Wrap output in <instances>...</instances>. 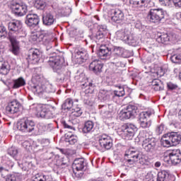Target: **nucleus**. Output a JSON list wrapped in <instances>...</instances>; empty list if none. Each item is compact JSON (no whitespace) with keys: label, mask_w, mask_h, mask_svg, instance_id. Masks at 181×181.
Listing matches in <instances>:
<instances>
[{"label":"nucleus","mask_w":181,"mask_h":181,"mask_svg":"<svg viewBox=\"0 0 181 181\" xmlns=\"http://www.w3.org/2000/svg\"><path fill=\"white\" fill-rule=\"evenodd\" d=\"M30 88L35 95L47 100H49V94H54L56 93V86L49 83H46L45 84L32 83L30 86Z\"/></svg>","instance_id":"nucleus-1"},{"label":"nucleus","mask_w":181,"mask_h":181,"mask_svg":"<svg viewBox=\"0 0 181 181\" xmlns=\"http://www.w3.org/2000/svg\"><path fill=\"white\" fill-rule=\"evenodd\" d=\"M30 110L35 115H40L41 118L50 119L54 117V110L56 108L50 105L34 103L30 106Z\"/></svg>","instance_id":"nucleus-2"},{"label":"nucleus","mask_w":181,"mask_h":181,"mask_svg":"<svg viewBox=\"0 0 181 181\" xmlns=\"http://www.w3.org/2000/svg\"><path fill=\"white\" fill-rule=\"evenodd\" d=\"M86 168H87V161H86L84 158H76L74 160L72 164V176L75 180H80V179H83Z\"/></svg>","instance_id":"nucleus-3"},{"label":"nucleus","mask_w":181,"mask_h":181,"mask_svg":"<svg viewBox=\"0 0 181 181\" xmlns=\"http://www.w3.org/2000/svg\"><path fill=\"white\" fill-rule=\"evenodd\" d=\"M117 39L122 40L129 46H134V47L139 45V40L134 35L131 33V31L127 28L120 30L116 33Z\"/></svg>","instance_id":"nucleus-4"},{"label":"nucleus","mask_w":181,"mask_h":181,"mask_svg":"<svg viewBox=\"0 0 181 181\" xmlns=\"http://www.w3.org/2000/svg\"><path fill=\"white\" fill-rule=\"evenodd\" d=\"M136 131H138V128L136 126H135V124L126 123L118 129L117 134L119 136H121V138H122V139L129 141L134 138Z\"/></svg>","instance_id":"nucleus-5"},{"label":"nucleus","mask_w":181,"mask_h":181,"mask_svg":"<svg viewBox=\"0 0 181 181\" xmlns=\"http://www.w3.org/2000/svg\"><path fill=\"white\" fill-rule=\"evenodd\" d=\"M17 129L21 132H33L35 129V122L24 117L17 122Z\"/></svg>","instance_id":"nucleus-6"},{"label":"nucleus","mask_w":181,"mask_h":181,"mask_svg":"<svg viewBox=\"0 0 181 181\" xmlns=\"http://www.w3.org/2000/svg\"><path fill=\"white\" fill-rule=\"evenodd\" d=\"M166 12L163 8H151L147 14V19L152 23H160L165 19Z\"/></svg>","instance_id":"nucleus-7"},{"label":"nucleus","mask_w":181,"mask_h":181,"mask_svg":"<svg viewBox=\"0 0 181 181\" xmlns=\"http://www.w3.org/2000/svg\"><path fill=\"white\" fill-rule=\"evenodd\" d=\"M156 42L161 45H175L177 43V35L175 33H158L156 37Z\"/></svg>","instance_id":"nucleus-8"},{"label":"nucleus","mask_w":181,"mask_h":181,"mask_svg":"<svg viewBox=\"0 0 181 181\" xmlns=\"http://www.w3.org/2000/svg\"><path fill=\"white\" fill-rule=\"evenodd\" d=\"M63 63H64V59L59 56L49 57L48 61V64L52 68L53 71L58 74H62L64 69Z\"/></svg>","instance_id":"nucleus-9"},{"label":"nucleus","mask_w":181,"mask_h":181,"mask_svg":"<svg viewBox=\"0 0 181 181\" xmlns=\"http://www.w3.org/2000/svg\"><path fill=\"white\" fill-rule=\"evenodd\" d=\"M138 114V107L135 105H129L119 113V118L122 121L134 118Z\"/></svg>","instance_id":"nucleus-10"},{"label":"nucleus","mask_w":181,"mask_h":181,"mask_svg":"<svg viewBox=\"0 0 181 181\" xmlns=\"http://www.w3.org/2000/svg\"><path fill=\"white\" fill-rule=\"evenodd\" d=\"M8 38H9V34L11 33L13 36H16L18 38V35L22 32V21L19 20H13L8 24Z\"/></svg>","instance_id":"nucleus-11"},{"label":"nucleus","mask_w":181,"mask_h":181,"mask_svg":"<svg viewBox=\"0 0 181 181\" xmlns=\"http://www.w3.org/2000/svg\"><path fill=\"white\" fill-rule=\"evenodd\" d=\"M42 56H43V52H42V51L39 49L32 48L29 50L27 60L28 63L36 64V63H39V60L42 59Z\"/></svg>","instance_id":"nucleus-12"},{"label":"nucleus","mask_w":181,"mask_h":181,"mask_svg":"<svg viewBox=\"0 0 181 181\" xmlns=\"http://www.w3.org/2000/svg\"><path fill=\"white\" fill-rule=\"evenodd\" d=\"M125 156H127L129 159L127 160L128 163H134V162H136L138 159L140 160V163H145V159H144V157H142V154L139 153L138 151H134L132 149H129L126 151Z\"/></svg>","instance_id":"nucleus-13"},{"label":"nucleus","mask_w":181,"mask_h":181,"mask_svg":"<svg viewBox=\"0 0 181 181\" xmlns=\"http://www.w3.org/2000/svg\"><path fill=\"white\" fill-rule=\"evenodd\" d=\"M11 11L16 16H25L28 13V5L25 3H15L11 5Z\"/></svg>","instance_id":"nucleus-14"},{"label":"nucleus","mask_w":181,"mask_h":181,"mask_svg":"<svg viewBox=\"0 0 181 181\" xmlns=\"http://www.w3.org/2000/svg\"><path fill=\"white\" fill-rule=\"evenodd\" d=\"M98 142L102 149H107L108 151L112 148V139L105 134L99 136Z\"/></svg>","instance_id":"nucleus-15"},{"label":"nucleus","mask_w":181,"mask_h":181,"mask_svg":"<svg viewBox=\"0 0 181 181\" xmlns=\"http://www.w3.org/2000/svg\"><path fill=\"white\" fill-rule=\"evenodd\" d=\"M21 108V103L17 100H14L7 104L6 106V112L8 115H12L13 114H17L19 112V110Z\"/></svg>","instance_id":"nucleus-16"},{"label":"nucleus","mask_w":181,"mask_h":181,"mask_svg":"<svg viewBox=\"0 0 181 181\" xmlns=\"http://www.w3.org/2000/svg\"><path fill=\"white\" fill-rule=\"evenodd\" d=\"M40 22V20L37 14L28 13L25 16V25H27V26H28L29 28H35V26H37Z\"/></svg>","instance_id":"nucleus-17"},{"label":"nucleus","mask_w":181,"mask_h":181,"mask_svg":"<svg viewBox=\"0 0 181 181\" xmlns=\"http://www.w3.org/2000/svg\"><path fill=\"white\" fill-rule=\"evenodd\" d=\"M72 55L74 56L78 60H81L82 63H84V62L88 59L87 50L82 47L76 48L72 53Z\"/></svg>","instance_id":"nucleus-18"},{"label":"nucleus","mask_w":181,"mask_h":181,"mask_svg":"<svg viewBox=\"0 0 181 181\" xmlns=\"http://www.w3.org/2000/svg\"><path fill=\"white\" fill-rule=\"evenodd\" d=\"M8 39L11 43V47L10 49V51L15 56H18L21 52V48L19 47V43H18V41H16V35H12L11 33L8 35Z\"/></svg>","instance_id":"nucleus-19"},{"label":"nucleus","mask_w":181,"mask_h":181,"mask_svg":"<svg viewBox=\"0 0 181 181\" xmlns=\"http://www.w3.org/2000/svg\"><path fill=\"white\" fill-rule=\"evenodd\" d=\"M169 159L172 165H179L181 162V153L180 150H172L169 153Z\"/></svg>","instance_id":"nucleus-20"},{"label":"nucleus","mask_w":181,"mask_h":181,"mask_svg":"<svg viewBox=\"0 0 181 181\" xmlns=\"http://www.w3.org/2000/svg\"><path fill=\"white\" fill-rule=\"evenodd\" d=\"M98 56L101 60L110 59V57L111 56V48H109L108 45H100Z\"/></svg>","instance_id":"nucleus-21"},{"label":"nucleus","mask_w":181,"mask_h":181,"mask_svg":"<svg viewBox=\"0 0 181 181\" xmlns=\"http://www.w3.org/2000/svg\"><path fill=\"white\" fill-rule=\"evenodd\" d=\"M42 23L45 26H52L56 23V16L52 13H46L42 16Z\"/></svg>","instance_id":"nucleus-22"},{"label":"nucleus","mask_w":181,"mask_h":181,"mask_svg":"<svg viewBox=\"0 0 181 181\" xmlns=\"http://www.w3.org/2000/svg\"><path fill=\"white\" fill-rule=\"evenodd\" d=\"M111 12L112 14V22H115V23H120L121 21L124 20V13L119 8L112 9Z\"/></svg>","instance_id":"nucleus-23"},{"label":"nucleus","mask_w":181,"mask_h":181,"mask_svg":"<svg viewBox=\"0 0 181 181\" xmlns=\"http://www.w3.org/2000/svg\"><path fill=\"white\" fill-rule=\"evenodd\" d=\"M114 53H115V57H124V58H128L129 57V52L127 49H125L122 47H114Z\"/></svg>","instance_id":"nucleus-24"},{"label":"nucleus","mask_w":181,"mask_h":181,"mask_svg":"<svg viewBox=\"0 0 181 181\" xmlns=\"http://www.w3.org/2000/svg\"><path fill=\"white\" fill-rule=\"evenodd\" d=\"M81 86L82 89L85 88L84 93L86 96L89 94H93L94 93V84L91 82H88L87 79H85V83L81 81Z\"/></svg>","instance_id":"nucleus-25"},{"label":"nucleus","mask_w":181,"mask_h":181,"mask_svg":"<svg viewBox=\"0 0 181 181\" xmlns=\"http://www.w3.org/2000/svg\"><path fill=\"white\" fill-rule=\"evenodd\" d=\"M89 70L95 74H100L103 71V64L100 62L94 60L89 65Z\"/></svg>","instance_id":"nucleus-26"},{"label":"nucleus","mask_w":181,"mask_h":181,"mask_svg":"<svg viewBox=\"0 0 181 181\" xmlns=\"http://www.w3.org/2000/svg\"><path fill=\"white\" fill-rule=\"evenodd\" d=\"M138 138H139V141L140 142H142V144L146 142V141L148 142L152 139H155V138L152 136V133L150 131H146V130L141 131L139 133Z\"/></svg>","instance_id":"nucleus-27"},{"label":"nucleus","mask_w":181,"mask_h":181,"mask_svg":"<svg viewBox=\"0 0 181 181\" xmlns=\"http://www.w3.org/2000/svg\"><path fill=\"white\" fill-rule=\"evenodd\" d=\"M141 146L146 152H152L155 151V148H156V141L155 139H151L149 141L146 140L142 143Z\"/></svg>","instance_id":"nucleus-28"},{"label":"nucleus","mask_w":181,"mask_h":181,"mask_svg":"<svg viewBox=\"0 0 181 181\" xmlns=\"http://www.w3.org/2000/svg\"><path fill=\"white\" fill-rule=\"evenodd\" d=\"M11 71V65L8 62H5L4 58H0V74L6 76Z\"/></svg>","instance_id":"nucleus-29"},{"label":"nucleus","mask_w":181,"mask_h":181,"mask_svg":"<svg viewBox=\"0 0 181 181\" xmlns=\"http://www.w3.org/2000/svg\"><path fill=\"white\" fill-rule=\"evenodd\" d=\"M148 0H129L130 5L136 10L141 11L143 8H145Z\"/></svg>","instance_id":"nucleus-30"},{"label":"nucleus","mask_w":181,"mask_h":181,"mask_svg":"<svg viewBox=\"0 0 181 181\" xmlns=\"http://www.w3.org/2000/svg\"><path fill=\"white\" fill-rule=\"evenodd\" d=\"M110 107H112L111 105H109L108 106L105 105H99V110H100V114L103 118H112V111L108 110V108Z\"/></svg>","instance_id":"nucleus-31"},{"label":"nucleus","mask_w":181,"mask_h":181,"mask_svg":"<svg viewBox=\"0 0 181 181\" xmlns=\"http://www.w3.org/2000/svg\"><path fill=\"white\" fill-rule=\"evenodd\" d=\"M11 168H13V163L11 161L7 162V166L0 165V177L5 179L8 176Z\"/></svg>","instance_id":"nucleus-32"},{"label":"nucleus","mask_w":181,"mask_h":181,"mask_svg":"<svg viewBox=\"0 0 181 181\" xmlns=\"http://www.w3.org/2000/svg\"><path fill=\"white\" fill-rule=\"evenodd\" d=\"M18 165L20 168H23V170H28V169H32L33 164L30 160V158H23L22 163L18 161Z\"/></svg>","instance_id":"nucleus-33"},{"label":"nucleus","mask_w":181,"mask_h":181,"mask_svg":"<svg viewBox=\"0 0 181 181\" xmlns=\"http://www.w3.org/2000/svg\"><path fill=\"white\" fill-rule=\"evenodd\" d=\"M45 40H46L45 35L41 33H35L30 37V42L34 44L40 43V42H43Z\"/></svg>","instance_id":"nucleus-34"},{"label":"nucleus","mask_w":181,"mask_h":181,"mask_svg":"<svg viewBox=\"0 0 181 181\" xmlns=\"http://www.w3.org/2000/svg\"><path fill=\"white\" fill-rule=\"evenodd\" d=\"M167 136L170 137L173 146H176V145L180 144L181 136L179 134L175 132L168 133Z\"/></svg>","instance_id":"nucleus-35"},{"label":"nucleus","mask_w":181,"mask_h":181,"mask_svg":"<svg viewBox=\"0 0 181 181\" xmlns=\"http://www.w3.org/2000/svg\"><path fill=\"white\" fill-rule=\"evenodd\" d=\"M23 86H26V81L23 77H19L17 79L13 80V82L11 85V88L13 90H16V88H21V87H23Z\"/></svg>","instance_id":"nucleus-36"},{"label":"nucleus","mask_w":181,"mask_h":181,"mask_svg":"<svg viewBox=\"0 0 181 181\" xmlns=\"http://www.w3.org/2000/svg\"><path fill=\"white\" fill-rule=\"evenodd\" d=\"M157 181H173L172 176L168 171L163 170L158 173Z\"/></svg>","instance_id":"nucleus-37"},{"label":"nucleus","mask_w":181,"mask_h":181,"mask_svg":"<svg viewBox=\"0 0 181 181\" xmlns=\"http://www.w3.org/2000/svg\"><path fill=\"white\" fill-rule=\"evenodd\" d=\"M73 107H74V101L71 98H66L62 105V109L64 111H71Z\"/></svg>","instance_id":"nucleus-38"},{"label":"nucleus","mask_w":181,"mask_h":181,"mask_svg":"<svg viewBox=\"0 0 181 181\" xmlns=\"http://www.w3.org/2000/svg\"><path fill=\"white\" fill-rule=\"evenodd\" d=\"M151 86L154 91H162L164 88L162 81L158 78H155L151 81Z\"/></svg>","instance_id":"nucleus-39"},{"label":"nucleus","mask_w":181,"mask_h":181,"mask_svg":"<svg viewBox=\"0 0 181 181\" xmlns=\"http://www.w3.org/2000/svg\"><path fill=\"white\" fill-rule=\"evenodd\" d=\"M155 114V111L153 109H148L144 110L139 114V119L141 121L144 119L151 120V116Z\"/></svg>","instance_id":"nucleus-40"},{"label":"nucleus","mask_w":181,"mask_h":181,"mask_svg":"<svg viewBox=\"0 0 181 181\" xmlns=\"http://www.w3.org/2000/svg\"><path fill=\"white\" fill-rule=\"evenodd\" d=\"M82 131L83 134H90V132H93L94 131V122L90 120L86 122Z\"/></svg>","instance_id":"nucleus-41"},{"label":"nucleus","mask_w":181,"mask_h":181,"mask_svg":"<svg viewBox=\"0 0 181 181\" xmlns=\"http://www.w3.org/2000/svg\"><path fill=\"white\" fill-rule=\"evenodd\" d=\"M49 127H52V124L45 125L43 123L37 124L35 127V129L34 130V132H36L37 134L40 135V134H43V132H46Z\"/></svg>","instance_id":"nucleus-42"},{"label":"nucleus","mask_w":181,"mask_h":181,"mask_svg":"<svg viewBox=\"0 0 181 181\" xmlns=\"http://www.w3.org/2000/svg\"><path fill=\"white\" fill-rule=\"evenodd\" d=\"M160 143L162 146H163L164 148H170V146H173L170 140V137H169L168 134L163 135V138L160 140Z\"/></svg>","instance_id":"nucleus-43"},{"label":"nucleus","mask_w":181,"mask_h":181,"mask_svg":"<svg viewBox=\"0 0 181 181\" xmlns=\"http://www.w3.org/2000/svg\"><path fill=\"white\" fill-rule=\"evenodd\" d=\"M70 111H71V114L74 117H81V114H83V111L81 108L78 107V105H74Z\"/></svg>","instance_id":"nucleus-44"},{"label":"nucleus","mask_w":181,"mask_h":181,"mask_svg":"<svg viewBox=\"0 0 181 181\" xmlns=\"http://www.w3.org/2000/svg\"><path fill=\"white\" fill-rule=\"evenodd\" d=\"M22 175L19 173L11 174L6 180V181H21Z\"/></svg>","instance_id":"nucleus-45"},{"label":"nucleus","mask_w":181,"mask_h":181,"mask_svg":"<svg viewBox=\"0 0 181 181\" xmlns=\"http://www.w3.org/2000/svg\"><path fill=\"white\" fill-rule=\"evenodd\" d=\"M144 63H152L155 60V54L147 53L145 57L141 59Z\"/></svg>","instance_id":"nucleus-46"},{"label":"nucleus","mask_w":181,"mask_h":181,"mask_svg":"<svg viewBox=\"0 0 181 181\" xmlns=\"http://www.w3.org/2000/svg\"><path fill=\"white\" fill-rule=\"evenodd\" d=\"M58 13H59L61 16H69L70 13H71V8H70V7L60 8L58 11Z\"/></svg>","instance_id":"nucleus-47"},{"label":"nucleus","mask_w":181,"mask_h":181,"mask_svg":"<svg viewBox=\"0 0 181 181\" xmlns=\"http://www.w3.org/2000/svg\"><path fill=\"white\" fill-rule=\"evenodd\" d=\"M46 5L45 0H36L35 3V8H37V9H41V11H43V9L46 8Z\"/></svg>","instance_id":"nucleus-48"},{"label":"nucleus","mask_w":181,"mask_h":181,"mask_svg":"<svg viewBox=\"0 0 181 181\" xmlns=\"http://www.w3.org/2000/svg\"><path fill=\"white\" fill-rule=\"evenodd\" d=\"M7 152L8 155H10V156H12L13 158H14V159H16V160H18V158H16V156L18 155V148H16V147L15 146L10 147L8 149Z\"/></svg>","instance_id":"nucleus-49"},{"label":"nucleus","mask_w":181,"mask_h":181,"mask_svg":"<svg viewBox=\"0 0 181 181\" xmlns=\"http://www.w3.org/2000/svg\"><path fill=\"white\" fill-rule=\"evenodd\" d=\"M129 18L131 19L129 23H131V25H134L136 29H141L142 28V23H141V21L135 20L134 17H129Z\"/></svg>","instance_id":"nucleus-50"},{"label":"nucleus","mask_w":181,"mask_h":181,"mask_svg":"<svg viewBox=\"0 0 181 181\" xmlns=\"http://www.w3.org/2000/svg\"><path fill=\"white\" fill-rule=\"evenodd\" d=\"M112 64H115L116 67H125V63L121 61V58L114 57Z\"/></svg>","instance_id":"nucleus-51"},{"label":"nucleus","mask_w":181,"mask_h":181,"mask_svg":"<svg viewBox=\"0 0 181 181\" xmlns=\"http://www.w3.org/2000/svg\"><path fill=\"white\" fill-rule=\"evenodd\" d=\"M78 139V138L77 137V136L71 134L69 136H67V137L66 138V142H69L70 145H74V144L77 142Z\"/></svg>","instance_id":"nucleus-52"},{"label":"nucleus","mask_w":181,"mask_h":181,"mask_svg":"<svg viewBox=\"0 0 181 181\" xmlns=\"http://www.w3.org/2000/svg\"><path fill=\"white\" fill-rule=\"evenodd\" d=\"M140 125L141 128H149L152 125V122L151 120L143 119V120L139 119Z\"/></svg>","instance_id":"nucleus-53"},{"label":"nucleus","mask_w":181,"mask_h":181,"mask_svg":"<svg viewBox=\"0 0 181 181\" xmlns=\"http://www.w3.org/2000/svg\"><path fill=\"white\" fill-rule=\"evenodd\" d=\"M115 97H124L125 90L122 86H119L118 89L114 91Z\"/></svg>","instance_id":"nucleus-54"},{"label":"nucleus","mask_w":181,"mask_h":181,"mask_svg":"<svg viewBox=\"0 0 181 181\" xmlns=\"http://www.w3.org/2000/svg\"><path fill=\"white\" fill-rule=\"evenodd\" d=\"M8 37V32L6 31V28L4 26H0V40Z\"/></svg>","instance_id":"nucleus-55"},{"label":"nucleus","mask_w":181,"mask_h":181,"mask_svg":"<svg viewBox=\"0 0 181 181\" xmlns=\"http://www.w3.org/2000/svg\"><path fill=\"white\" fill-rule=\"evenodd\" d=\"M170 60L173 63H181V52L171 56Z\"/></svg>","instance_id":"nucleus-56"},{"label":"nucleus","mask_w":181,"mask_h":181,"mask_svg":"<svg viewBox=\"0 0 181 181\" xmlns=\"http://www.w3.org/2000/svg\"><path fill=\"white\" fill-rule=\"evenodd\" d=\"M156 131L158 135H160V134H164L166 131V127H165V124H161L157 127Z\"/></svg>","instance_id":"nucleus-57"},{"label":"nucleus","mask_w":181,"mask_h":181,"mask_svg":"<svg viewBox=\"0 0 181 181\" xmlns=\"http://www.w3.org/2000/svg\"><path fill=\"white\" fill-rule=\"evenodd\" d=\"M99 95L104 100H110V92L102 90L100 91Z\"/></svg>","instance_id":"nucleus-58"},{"label":"nucleus","mask_w":181,"mask_h":181,"mask_svg":"<svg viewBox=\"0 0 181 181\" xmlns=\"http://www.w3.org/2000/svg\"><path fill=\"white\" fill-rule=\"evenodd\" d=\"M167 87L170 91H173L175 90H177L179 88V86L176 83H173L172 82H168L167 83Z\"/></svg>","instance_id":"nucleus-59"},{"label":"nucleus","mask_w":181,"mask_h":181,"mask_svg":"<svg viewBox=\"0 0 181 181\" xmlns=\"http://www.w3.org/2000/svg\"><path fill=\"white\" fill-rule=\"evenodd\" d=\"M160 5L163 6H172V0H159Z\"/></svg>","instance_id":"nucleus-60"},{"label":"nucleus","mask_w":181,"mask_h":181,"mask_svg":"<svg viewBox=\"0 0 181 181\" xmlns=\"http://www.w3.org/2000/svg\"><path fill=\"white\" fill-rule=\"evenodd\" d=\"M104 36H105V33L97 31L95 38L96 40H103V39H104Z\"/></svg>","instance_id":"nucleus-61"},{"label":"nucleus","mask_w":181,"mask_h":181,"mask_svg":"<svg viewBox=\"0 0 181 181\" xmlns=\"http://www.w3.org/2000/svg\"><path fill=\"white\" fill-rule=\"evenodd\" d=\"M104 36H105V33L97 31L95 38L96 40H103V39H104Z\"/></svg>","instance_id":"nucleus-62"},{"label":"nucleus","mask_w":181,"mask_h":181,"mask_svg":"<svg viewBox=\"0 0 181 181\" xmlns=\"http://www.w3.org/2000/svg\"><path fill=\"white\" fill-rule=\"evenodd\" d=\"M98 31L105 34L107 33V25H98Z\"/></svg>","instance_id":"nucleus-63"},{"label":"nucleus","mask_w":181,"mask_h":181,"mask_svg":"<svg viewBox=\"0 0 181 181\" xmlns=\"http://www.w3.org/2000/svg\"><path fill=\"white\" fill-rule=\"evenodd\" d=\"M144 181H153V175L151 173H148L145 175Z\"/></svg>","instance_id":"nucleus-64"}]
</instances>
